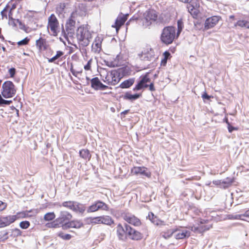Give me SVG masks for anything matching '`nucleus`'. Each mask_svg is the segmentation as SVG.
I'll use <instances>...</instances> for the list:
<instances>
[{"label":"nucleus","mask_w":249,"mask_h":249,"mask_svg":"<svg viewBox=\"0 0 249 249\" xmlns=\"http://www.w3.org/2000/svg\"><path fill=\"white\" fill-rule=\"evenodd\" d=\"M177 38L176 29L172 26H166L162 29L160 39L161 42L166 45L173 43Z\"/></svg>","instance_id":"1"},{"label":"nucleus","mask_w":249,"mask_h":249,"mask_svg":"<svg viewBox=\"0 0 249 249\" xmlns=\"http://www.w3.org/2000/svg\"><path fill=\"white\" fill-rule=\"evenodd\" d=\"M76 37L78 43L83 47H86L89 43L91 35L89 31L84 27H79L76 31Z\"/></svg>","instance_id":"2"},{"label":"nucleus","mask_w":249,"mask_h":249,"mask_svg":"<svg viewBox=\"0 0 249 249\" xmlns=\"http://www.w3.org/2000/svg\"><path fill=\"white\" fill-rule=\"evenodd\" d=\"M16 91L15 86L12 81H6L2 84L1 94L3 98H12L15 96Z\"/></svg>","instance_id":"3"},{"label":"nucleus","mask_w":249,"mask_h":249,"mask_svg":"<svg viewBox=\"0 0 249 249\" xmlns=\"http://www.w3.org/2000/svg\"><path fill=\"white\" fill-rule=\"evenodd\" d=\"M150 81L151 79L149 77V73L147 72L145 74L141 75L133 90L137 91L148 88V83H150Z\"/></svg>","instance_id":"4"},{"label":"nucleus","mask_w":249,"mask_h":249,"mask_svg":"<svg viewBox=\"0 0 249 249\" xmlns=\"http://www.w3.org/2000/svg\"><path fill=\"white\" fill-rule=\"evenodd\" d=\"M102 80L108 85H115L120 81V78L118 77L117 72L114 70L110 72H107Z\"/></svg>","instance_id":"5"},{"label":"nucleus","mask_w":249,"mask_h":249,"mask_svg":"<svg viewBox=\"0 0 249 249\" xmlns=\"http://www.w3.org/2000/svg\"><path fill=\"white\" fill-rule=\"evenodd\" d=\"M122 218L129 224L133 225L134 226L138 227L141 225V220L136 217L134 215L129 213H122Z\"/></svg>","instance_id":"6"},{"label":"nucleus","mask_w":249,"mask_h":249,"mask_svg":"<svg viewBox=\"0 0 249 249\" xmlns=\"http://www.w3.org/2000/svg\"><path fill=\"white\" fill-rule=\"evenodd\" d=\"M125 227H126L127 236L131 240L138 241L142 238V234L132 228L130 225L125 223Z\"/></svg>","instance_id":"7"},{"label":"nucleus","mask_w":249,"mask_h":249,"mask_svg":"<svg viewBox=\"0 0 249 249\" xmlns=\"http://www.w3.org/2000/svg\"><path fill=\"white\" fill-rule=\"evenodd\" d=\"M139 56L142 60L151 61L155 59V53L152 48L147 47L139 54Z\"/></svg>","instance_id":"8"},{"label":"nucleus","mask_w":249,"mask_h":249,"mask_svg":"<svg viewBox=\"0 0 249 249\" xmlns=\"http://www.w3.org/2000/svg\"><path fill=\"white\" fill-rule=\"evenodd\" d=\"M91 87L95 90L111 89V87L104 85L98 77H95L90 80Z\"/></svg>","instance_id":"9"},{"label":"nucleus","mask_w":249,"mask_h":249,"mask_svg":"<svg viewBox=\"0 0 249 249\" xmlns=\"http://www.w3.org/2000/svg\"><path fill=\"white\" fill-rule=\"evenodd\" d=\"M116 233L119 240L123 242L126 241L127 234L125 225L124 227L121 223H119L116 227Z\"/></svg>","instance_id":"10"},{"label":"nucleus","mask_w":249,"mask_h":249,"mask_svg":"<svg viewBox=\"0 0 249 249\" xmlns=\"http://www.w3.org/2000/svg\"><path fill=\"white\" fill-rule=\"evenodd\" d=\"M17 220L16 216L9 215L0 216V228H4L9 226Z\"/></svg>","instance_id":"11"},{"label":"nucleus","mask_w":249,"mask_h":249,"mask_svg":"<svg viewBox=\"0 0 249 249\" xmlns=\"http://www.w3.org/2000/svg\"><path fill=\"white\" fill-rule=\"evenodd\" d=\"M58 24V21L56 17L54 14H52L48 19V27L50 28L54 36L57 35Z\"/></svg>","instance_id":"12"},{"label":"nucleus","mask_w":249,"mask_h":249,"mask_svg":"<svg viewBox=\"0 0 249 249\" xmlns=\"http://www.w3.org/2000/svg\"><path fill=\"white\" fill-rule=\"evenodd\" d=\"M157 18V15L154 10L146 11L144 14L145 25L146 26L150 25L152 22H155Z\"/></svg>","instance_id":"13"},{"label":"nucleus","mask_w":249,"mask_h":249,"mask_svg":"<svg viewBox=\"0 0 249 249\" xmlns=\"http://www.w3.org/2000/svg\"><path fill=\"white\" fill-rule=\"evenodd\" d=\"M220 18V17L215 16L207 18L204 24L205 29L208 30L213 27L218 23Z\"/></svg>","instance_id":"14"},{"label":"nucleus","mask_w":249,"mask_h":249,"mask_svg":"<svg viewBox=\"0 0 249 249\" xmlns=\"http://www.w3.org/2000/svg\"><path fill=\"white\" fill-rule=\"evenodd\" d=\"M147 168L142 167H134L131 169V172L135 175H141L149 178L151 176V173L147 171Z\"/></svg>","instance_id":"15"},{"label":"nucleus","mask_w":249,"mask_h":249,"mask_svg":"<svg viewBox=\"0 0 249 249\" xmlns=\"http://www.w3.org/2000/svg\"><path fill=\"white\" fill-rule=\"evenodd\" d=\"M146 218L155 225L160 226H165L166 225L164 221L159 219V217L155 215L152 212H149Z\"/></svg>","instance_id":"16"},{"label":"nucleus","mask_w":249,"mask_h":249,"mask_svg":"<svg viewBox=\"0 0 249 249\" xmlns=\"http://www.w3.org/2000/svg\"><path fill=\"white\" fill-rule=\"evenodd\" d=\"M72 216L71 214L66 211H61L59 213V216L57 218V221L63 224V223L71 220Z\"/></svg>","instance_id":"17"},{"label":"nucleus","mask_w":249,"mask_h":249,"mask_svg":"<svg viewBox=\"0 0 249 249\" xmlns=\"http://www.w3.org/2000/svg\"><path fill=\"white\" fill-rule=\"evenodd\" d=\"M75 14L72 12L70 17L66 23V28L68 33H71L74 31L75 25V21L74 20V15Z\"/></svg>","instance_id":"18"},{"label":"nucleus","mask_w":249,"mask_h":249,"mask_svg":"<svg viewBox=\"0 0 249 249\" xmlns=\"http://www.w3.org/2000/svg\"><path fill=\"white\" fill-rule=\"evenodd\" d=\"M128 15V14H125L122 16H118L115 20V24L112 27L115 28L116 30L118 31L127 20Z\"/></svg>","instance_id":"19"},{"label":"nucleus","mask_w":249,"mask_h":249,"mask_svg":"<svg viewBox=\"0 0 249 249\" xmlns=\"http://www.w3.org/2000/svg\"><path fill=\"white\" fill-rule=\"evenodd\" d=\"M36 45L38 50L40 52L47 50L49 46L46 39L42 37H40L36 40Z\"/></svg>","instance_id":"20"},{"label":"nucleus","mask_w":249,"mask_h":249,"mask_svg":"<svg viewBox=\"0 0 249 249\" xmlns=\"http://www.w3.org/2000/svg\"><path fill=\"white\" fill-rule=\"evenodd\" d=\"M142 96V93L131 94L130 91L126 92L123 97L124 100H128L130 102H133L140 98Z\"/></svg>","instance_id":"21"},{"label":"nucleus","mask_w":249,"mask_h":249,"mask_svg":"<svg viewBox=\"0 0 249 249\" xmlns=\"http://www.w3.org/2000/svg\"><path fill=\"white\" fill-rule=\"evenodd\" d=\"M115 71L120 79L124 76L128 75L130 74V70L127 67L120 68L117 70H115Z\"/></svg>","instance_id":"22"},{"label":"nucleus","mask_w":249,"mask_h":249,"mask_svg":"<svg viewBox=\"0 0 249 249\" xmlns=\"http://www.w3.org/2000/svg\"><path fill=\"white\" fill-rule=\"evenodd\" d=\"M178 231H179L178 233L175 235V238L177 240L188 238L191 235V232L189 231L178 229Z\"/></svg>","instance_id":"23"},{"label":"nucleus","mask_w":249,"mask_h":249,"mask_svg":"<svg viewBox=\"0 0 249 249\" xmlns=\"http://www.w3.org/2000/svg\"><path fill=\"white\" fill-rule=\"evenodd\" d=\"M86 210V207L85 204L75 201V203L74 204V206L72 211L83 214L85 212Z\"/></svg>","instance_id":"24"},{"label":"nucleus","mask_w":249,"mask_h":249,"mask_svg":"<svg viewBox=\"0 0 249 249\" xmlns=\"http://www.w3.org/2000/svg\"><path fill=\"white\" fill-rule=\"evenodd\" d=\"M135 83V78H131L122 82L119 87L122 89H128L131 87Z\"/></svg>","instance_id":"25"},{"label":"nucleus","mask_w":249,"mask_h":249,"mask_svg":"<svg viewBox=\"0 0 249 249\" xmlns=\"http://www.w3.org/2000/svg\"><path fill=\"white\" fill-rule=\"evenodd\" d=\"M75 203V201H64L61 204L59 203H54V205H58L60 207L63 206L73 211Z\"/></svg>","instance_id":"26"},{"label":"nucleus","mask_w":249,"mask_h":249,"mask_svg":"<svg viewBox=\"0 0 249 249\" xmlns=\"http://www.w3.org/2000/svg\"><path fill=\"white\" fill-rule=\"evenodd\" d=\"M178 231V228L168 229L161 232V236L164 239H167L170 238L172 235Z\"/></svg>","instance_id":"27"},{"label":"nucleus","mask_w":249,"mask_h":249,"mask_svg":"<svg viewBox=\"0 0 249 249\" xmlns=\"http://www.w3.org/2000/svg\"><path fill=\"white\" fill-rule=\"evenodd\" d=\"M102 41L99 37L96 38L92 45V50L95 53H99L101 50Z\"/></svg>","instance_id":"28"},{"label":"nucleus","mask_w":249,"mask_h":249,"mask_svg":"<svg viewBox=\"0 0 249 249\" xmlns=\"http://www.w3.org/2000/svg\"><path fill=\"white\" fill-rule=\"evenodd\" d=\"M211 227L212 226L211 225H200L197 227H194V229H192V231L197 233H203L204 231L209 230Z\"/></svg>","instance_id":"29"},{"label":"nucleus","mask_w":249,"mask_h":249,"mask_svg":"<svg viewBox=\"0 0 249 249\" xmlns=\"http://www.w3.org/2000/svg\"><path fill=\"white\" fill-rule=\"evenodd\" d=\"M80 156L84 160H89L91 158V155L88 149H83L79 151Z\"/></svg>","instance_id":"30"},{"label":"nucleus","mask_w":249,"mask_h":249,"mask_svg":"<svg viewBox=\"0 0 249 249\" xmlns=\"http://www.w3.org/2000/svg\"><path fill=\"white\" fill-rule=\"evenodd\" d=\"M113 223L114 220L110 216L108 215L102 216L101 224L111 226V225Z\"/></svg>","instance_id":"31"},{"label":"nucleus","mask_w":249,"mask_h":249,"mask_svg":"<svg viewBox=\"0 0 249 249\" xmlns=\"http://www.w3.org/2000/svg\"><path fill=\"white\" fill-rule=\"evenodd\" d=\"M97 208L98 210H103V211H108L109 207L108 205L101 200L96 201Z\"/></svg>","instance_id":"32"},{"label":"nucleus","mask_w":249,"mask_h":249,"mask_svg":"<svg viewBox=\"0 0 249 249\" xmlns=\"http://www.w3.org/2000/svg\"><path fill=\"white\" fill-rule=\"evenodd\" d=\"M64 54V53L61 51H58L56 52V54L51 58L48 59L49 63H54L55 64H58V62H55V60L58 59Z\"/></svg>","instance_id":"33"},{"label":"nucleus","mask_w":249,"mask_h":249,"mask_svg":"<svg viewBox=\"0 0 249 249\" xmlns=\"http://www.w3.org/2000/svg\"><path fill=\"white\" fill-rule=\"evenodd\" d=\"M58 219L56 218L53 222L47 224V226L50 228H62V224L58 221Z\"/></svg>","instance_id":"34"},{"label":"nucleus","mask_w":249,"mask_h":249,"mask_svg":"<svg viewBox=\"0 0 249 249\" xmlns=\"http://www.w3.org/2000/svg\"><path fill=\"white\" fill-rule=\"evenodd\" d=\"M199 6V1H195L191 3H189V4L187 5V8L188 12L191 14L193 15V11Z\"/></svg>","instance_id":"35"},{"label":"nucleus","mask_w":249,"mask_h":249,"mask_svg":"<svg viewBox=\"0 0 249 249\" xmlns=\"http://www.w3.org/2000/svg\"><path fill=\"white\" fill-rule=\"evenodd\" d=\"M234 26H238L242 28L249 29V21L244 20H239L234 24Z\"/></svg>","instance_id":"36"},{"label":"nucleus","mask_w":249,"mask_h":249,"mask_svg":"<svg viewBox=\"0 0 249 249\" xmlns=\"http://www.w3.org/2000/svg\"><path fill=\"white\" fill-rule=\"evenodd\" d=\"M71 221L72 228L80 229L84 226V224L81 220L74 219Z\"/></svg>","instance_id":"37"},{"label":"nucleus","mask_w":249,"mask_h":249,"mask_svg":"<svg viewBox=\"0 0 249 249\" xmlns=\"http://www.w3.org/2000/svg\"><path fill=\"white\" fill-rule=\"evenodd\" d=\"M55 218V214L53 212L47 213L44 215V219L45 221H51L54 219Z\"/></svg>","instance_id":"38"},{"label":"nucleus","mask_w":249,"mask_h":249,"mask_svg":"<svg viewBox=\"0 0 249 249\" xmlns=\"http://www.w3.org/2000/svg\"><path fill=\"white\" fill-rule=\"evenodd\" d=\"M105 64L107 66H108L110 68H114L118 67L119 65V62L118 61H116V60L114 61H105Z\"/></svg>","instance_id":"39"},{"label":"nucleus","mask_w":249,"mask_h":249,"mask_svg":"<svg viewBox=\"0 0 249 249\" xmlns=\"http://www.w3.org/2000/svg\"><path fill=\"white\" fill-rule=\"evenodd\" d=\"M57 236L65 240H69L71 238V235L70 234H64L60 231L57 233Z\"/></svg>","instance_id":"40"},{"label":"nucleus","mask_w":249,"mask_h":249,"mask_svg":"<svg viewBox=\"0 0 249 249\" xmlns=\"http://www.w3.org/2000/svg\"><path fill=\"white\" fill-rule=\"evenodd\" d=\"M12 103V100H6L2 98L1 94H0V107H4L10 105Z\"/></svg>","instance_id":"41"},{"label":"nucleus","mask_w":249,"mask_h":249,"mask_svg":"<svg viewBox=\"0 0 249 249\" xmlns=\"http://www.w3.org/2000/svg\"><path fill=\"white\" fill-rule=\"evenodd\" d=\"M8 234L9 232L6 231H0V242L6 240L9 238Z\"/></svg>","instance_id":"42"},{"label":"nucleus","mask_w":249,"mask_h":249,"mask_svg":"<svg viewBox=\"0 0 249 249\" xmlns=\"http://www.w3.org/2000/svg\"><path fill=\"white\" fill-rule=\"evenodd\" d=\"M70 228H72L71 220L67 221L62 224V229L63 230H67Z\"/></svg>","instance_id":"43"},{"label":"nucleus","mask_w":249,"mask_h":249,"mask_svg":"<svg viewBox=\"0 0 249 249\" xmlns=\"http://www.w3.org/2000/svg\"><path fill=\"white\" fill-rule=\"evenodd\" d=\"M97 211L96 201H95L91 205L89 206L87 210V213H88L95 212Z\"/></svg>","instance_id":"44"},{"label":"nucleus","mask_w":249,"mask_h":249,"mask_svg":"<svg viewBox=\"0 0 249 249\" xmlns=\"http://www.w3.org/2000/svg\"><path fill=\"white\" fill-rule=\"evenodd\" d=\"M178 31L177 32V38L178 37L183 28V23L181 20L178 21Z\"/></svg>","instance_id":"45"},{"label":"nucleus","mask_w":249,"mask_h":249,"mask_svg":"<svg viewBox=\"0 0 249 249\" xmlns=\"http://www.w3.org/2000/svg\"><path fill=\"white\" fill-rule=\"evenodd\" d=\"M28 212H22L18 213L14 215V216H16L17 220L19 218H26L28 216Z\"/></svg>","instance_id":"46"},{"label":"nucleus","mask_w":249,"mask_h":249,"mask_svg":"<svg viewBox=\"0 0 249 249\" xmlns=\"http://www.w3.org/2000/svg\"><path fill=\"white\" fill-rule=\"evenodd\" d=\"M11 231H12L11 236H13L14 237H18L21 235L22 231L18 228L12 229Z\"/></svg>","instance_id":"47"},{"label":"nucleus","mask_w":249,"mask_h":249,"mask_svg":"<svg viewBox=\"0 0 249 249\" xmlns=\"http://www.w3.org/2000/svg\"><path fill=\"white\" fill-rule=\"evenodd\" d=\"M30 222L27 220L22 221L19 223V227L22 229H27L30 227Z\"/></svg>","instance_id":"48"},{"label":"nucleus","mask_w":249,"mask_h":249,"mask_svg":"<svg viewBox=\"0 0 249 249\" xmlns=\"http://www.w3.org/2000/svg\"><path fill=\"white\" fill-rule=\"evenodd\" d=\"M66 5L65 3H60V4L56 8V12L59 14L65 13L64 12Z\"/></svg>","instance_id":"49"},{"label":"nucleus","mask_w":249,"mask_h":249,"mask_svg":"<svg viewBox=\"0 0 249 249\" xmlns=\"http://www.w3.org/2000/svg\"><path fill=\"white\" fill-rule=\"evenodd\" d=\"M101 218H102V216L91 218L90 222L91 223L95 224H100V223H101Z\"/></svg>","instance_id":"50"},{"label":"nucleus","mask_w":249,"mask_h":249,"mask_svg":"<svg viewBox=\"0 0 249 249\" xmlns=\"http://www.w3.org/2000/svg\"><path fill=\"white\" fill-rule=\"evenodd\" d=\"M30 41V39L28 38L27 37L24 38L22 40L18 41V45L19 46H24L28 44Z\"/></svg>","instance_id":"51"},{"label":"nucleus","mask_w":249,"mask_h":249,"mask_svg":"<svg viewBox=\"0 0 249 249\" xmlns=\"http://www.w3.org/2000/svg\"><path fill=\"white\" fill-rule=\"evenodd\" d=\"M230 186L231 185H229V182H226L223 179H222L221 188L226 189Z\"/></svg>","instance_id":"52"},{"label":"nucleus","mask_w":249,"mask_h":249,"mask_svg":"<svg viewBox=\"0 0 249 249\" xmlns=\"http://www.w3.org/2000/svg\"><path fill=\"white\" fill-rule=\"evenodd\" d=\"M8 72L10 77H14L16 72V70L15 68H11L9 70Z\"/></svg>","instance_id":"53"},{"label":"nucleus","mask_w":249,"mask_h":249,"mask_svg":"<svg viewBox=\"0 0 249 249\" xmlns=\"http://www.w3.org/2000/svg\"><path fill=\"white\" fill-rule=\"evenodd\" d=\"M213 97V96L209 95L206 92H204V93L202 95V98L204 100L206 99L207 100H209L211 99V98Z\"/></svg>","instance_id":"54"},{"label":"nucleus","mask_w":249,"mask_h":249,"mask_svg":"<svg viewBox=\"0 0 249 249\" xmlns=\"http://www.w3.org/2000/svg\"><path fill=\"white\" fill-rule=\"evenodd\" d=\"M139 19L138 16H134L132 18H131L127 22L126 25L129 24L130 22L134 21H136Z\"/></svg>","instance_id":"55"},{"label":"nucleus","mask_w":249,"mask_h":249,"mask_svg":"<svg viewBox=\"0 0 249 249\" xmlns=\"http://www.w3.org/2000/svg\"><path fill=\"white\" fill-rule=\"evenodd\" d=\"M228 129L230 133H231L233 130H238L237 127L232 126L231 125V124H229V125H228Z\"/></svg>","instance_id":"56"},{"label":"nucleus","mask_w":249,"mask_h":249,"mask_svg":"<svg viewBox=\"0 0 249 249\" xmlns=\"http://www.w3.org/2000/svg\"><path fill=\"white\" fill-rule=\"evenodd\" d=\"M222 179L215 180L213 181V183L221 188Z\"/></svg>","instance_id":"57"},{"label":"nucleus","mask_w":249,"mask_h":249,"mask_svg":"<svg viewBox=\"0 0 249 249\" xmlns=\"http://www.w3.org/2000/svg\"><path fill=\"white\" fill-rule=\"evenodd\" d=\"M91 62V60L90 59L89 61H88V63H87V64L84 66V69L85 70L88 71V70H89L90 69Z\"/></svg>","instance_id":"58"},{"label":"nucleus","mask_w":249,"mask_h":249,"mask_svg":"<svg viewBox=\"0 0 249 249\" xmlns=\"http://www.w3.org/2000/svg\"><path fill=\"white\" fill-rule=\"evenodd\" d=\"M6 207V204L0 200V211L4 210Z\"/></svg>","instance_id":"59"},{"label":"nucleus","mask_w":249,"mask_h":249,"mask_svg":"<svg viewBox=\"0 0 249 249\" xmlns=\"http://www.w3.org/2000/svg\"><path fill=\"white\" fill-rule=\"evenodd\" d=\"M148 87L149 88V89L151 91H153L156 90V89L155 88L154 84L153 82H151L150 83V84H148Z\"/></svg>","instance_id":"60"},{"label":"nucleus","mask_w":249,"mask_h":249,"mask_svg":"<svg viewBox=\"0 0 249 249\" xmlns=\"http://www.w3.org/2000/svg\"><path fill=\"white\" fill-rule=\"evenodd\" d=\"M163 55H164V59H168L169 58H170L171 57V54L170 53L168 52V51H165L164 53H163Z\"/></svg>","instance_id":"61"},{"label":"nucleus","mask_w":249,"mask_h":249,"mask_svg":"<svg viewBox=\"0 0 249 249\" xmlns=\"http://www.w3.org/2000/svg\"><path fill=\"white\" fill-rule=\"evenodd\" d=\"M226 182H229V185H231L232 183L233 182V178H227L223 179Z\"/></svg>","instance_id":"62"},{"label":"nucleus","mask_w":249,"mask_h":249,"mask_svg":"<svg viewBox=\"0 0 249 249\" xmlns=\"http://www.w3.org/2000/svg\"><path fill=\"white\" fill-rule=\"evenodd\" d=\"M70 71H71V72L72 73V74L75 76H77V73H78V72H76L73 69V66H72V64H71V69H70Z\"/></svg>","instance_id":"63"},{"label":"nucleus","mask_w":249,"mask_h":249,"mask_svg":"<svg viewBox=\"0 0 249 249\" xmlns=\"http://www.w3.org/2000/svg\"><path fill=\"white\" fill-rule=\"evenodd\" d=\"M129 109H127L122 112L120 114L121 117H124L125 115L129 112Z\"/></svg>","instance_id":"64"}]
</instances>
